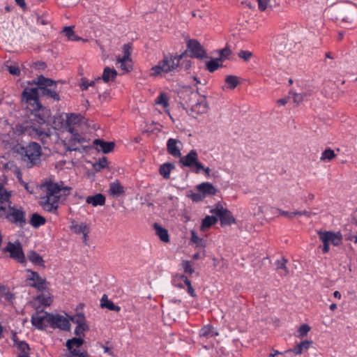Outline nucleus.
<instances>
[{
  "label": "nucleus",
  "mask_w": 357,
  "mask_h": 357,
  "mask_svg": "<svg viewBox=\"0 0 357 357\" xmlns=\"http://www.w3.org/2000/svg\"><path fill=\"white\" fill-rule=\"evenodd\" d=\"M273 0H257L258 9L260 11H264L269 7V3Z\"/></svg>",
  "instance_id": "obj_52"
},
{
  "label": "nucleus",
  "mask_w": 357,
  "mask_h": 357,
  "mask_svg": "<svg viewBox=\"0 0 357 357\" xmlns=\"http://www.w3.org/2000/svg\"><path fill=\"white\" fill-rule=\"evenodd\" d=\"M198 191L202 193L204 197L215 195L218 190L213 186V185L208 182H204L199 184L197 186Z\"/></svg>",
  "instance_id": "obj_21"
},
{
  "label": "nucleus",
  "mask_w": 357,
  "mask_h": 357,
  "mask_svg": "<svg viewBox=\"0 0 357 357\" xmlns=\"http://www.w3.org/2000/svg\"><path fill=\"white\" fill-rule=\"evenodd\" d=\"M117 76V71L108 66L105 67L103 70L102 79L105 83H108L109 81H114Z\"/></svg>",
  "instance_id": "obj_29"
},
{
  "label": "nucleus",
  "mask_w": 357,
  "mask_h": 357,
  "mask_svg": "<svg viewBox=\"0 0 357 357\" xmlns=\"http://www.w3.org/2000/svg\"><path fill=\"white\" fill-rule=\"evenodd\" d=\"M93 144L98 146V149L104 153H109L113 151L115 144L112 142H105L101 139H95Z\"/></svg>",
  "instance_id": "obj_23"
},
{
  "label": "nucleus",
  "mask_w": 357,
  "mask_h": 357,
  "mask_svg": "<svg viewBox=\"0 0 357 357\" xmlns=\"http://www.w3.org/2000/svg\"><path fill=\"white\" fill-rule=\"evenodd\" d=\"M86 202L93 206H104L105 204V197L101 193H98L93 196L87 197Z\"/></svg>",
  "instance_id": "obj_25"
},
{
  "label": "nucleus",
  "mask_w": 357,
  "mask_h": 357,
  "mask_svg": "<svg viewBox=\"0 0 357 357\" xmlns=\"http://www.w3.org/2000/svg\"><path fill=\"white\" fill-rule=\"evenodd\" d=\"M188 197L192 199V201L196 202H200L204 198L202 194L198 192H192Z\"/></svg>",
  "instance_id": "obj_56"
},
{
  "label": "nucleus",
  "mask_w": 357,
  "mask_h": 357,
  "mask_svg": "<svg viewBox=\"0 0 357 357\" xmlns=\"http://www.w3.org/2000/svg\"><path fill=\"white\" fill-rule=\"evenodd\" d=\"M130 48L131 45L130 44L124 45L123 47V55L117 57V63L119 64V67L123 73L129 72L132 69V60L130 59Z\"/></svg>",
  "instance_id": "obj_13"
},
{
  "label": "nucleus",
  "mask_w": 357,
  "mask_h": 357,
  "mask_svg": "<svg viewBox=\"0 0 357 357\" xmlns=\"http://www.w3.org/2000/svg\"><path fill=\"white\" fill-rule=\"evenodd\" d=\"M36 23L38 24L47 25L50 24V19L46 14H44L40 16H38Z\"/></svg>",
  "instance_id": "obj_53"
},
{
  "label": "nucleus",
  "mask_w": 357,
  "mask_h": 357,
  "mask_svg": "<svg viewBox=\"0 0 357 357\" xmlns=\"http://www.w3.org/2000/svg\"><path fill=\"white\" fill-rule=\"evenodd\" d=\"M25 156L35 165L40 160L41 147L36 142H31L24 148Z\"/></svg>",
  "instance_id": "obj_15"
},
{
  "label": "nucleus",
  "mask_w": 357,
  "mask_h": 357,
  "mask_svg": "<svg viewBox=\"0 0 357 357\" xmlns=\"http://www.w3.org/2000/svg\"><path fill=\"white\" fill-rule=\"evenodd\" d=\"M155 103L162 105L163 107L168 106V98L165 93H161L157 98Z\"/></svg>",
  "instance_id": "obj_47"
},
{
  "label": "nucleus",
  "mask_w": 357,
  "mask_h": 357,
  "mask_svg": "<svg viewBox=\"0 0 357 357\" xmlns=\"http://www.w3.org/2000/svg\"><path fill=\"white\" fill-rule=\"evenodd\" d=\"M211 213L219 217L222 225H231L236 222L231 212L222 206H217L210 211Z\"/></svg>",
  "instance_id": "obj_12"
},
{
  "label": "nucleus",
  "mask_w": 357,
  "mask_h": 357,
  "mask_svg": "<svg viewBox=\"0 0 357 357\" xmlns=\"http://www.w3.org/2000/svg\"><path fill=\"white\" fill-rule=\"evenodd\" d=\"M15 295L4 285H0V301L2 303H13Z\"/></svg>",
  "instance_id": "obj_26"
},
{
  "label": "nucleus",
  "mask_w": 357,
  "mask_h": 357,
  "mask_svg": "<svg viewBox=\"0 0 357 357\" xmlns=\"http://www.w3.org/2000/svg\"><path fill=\"white\" fill-rule=\"evenodd\" d=\"M94 84H95V82L93 81H91L90 82H83L81 85V87H82V90H86L89 88V86H92Z\"/></svg>",
  "instance_id": "obj_64"
},
{
  "label": "nucleus",
  "mask_w": 357,
  "mask_h": 357,
  "mask_svg": "<svg viewBox=\"0 0 357 357\" xmlns=\"http://www.w3.org/2000/svg\"><path fill=\"white\" fill-rule=\"evenodd\" d=\"M209 107L205 96L200 98L197 101L191 105L190 111L195 114H202L207 112Z\"/></svg>",
  "instance_id": "obj_19"
},
{
  "label": "nucleus",
  "mask_w": 357,
  "mask_h": 357,
  "mask_svg": "<svg viewBox=\"0 0 357 357\" xmlns=\"http://www.w3.org/2000/svg\"><path fill=\"white\" fill-rule=\"evenodd\" d=\"M336 155L334 153V151L331 149H326L321 154V160L325 161V160H333Z\"/></svg>",
  "instance_id": "obj_46"
},
{
  "label": "nucleus",
  "mask_w": 357,
  "mask_h": 357,
  "mask_svg": "<svg viewBox=\"0 0 357 357\" xmlns=\"http://www.w3.org/2000/svg\"><path fill=\"white\" fill-rule=\"evenodd\" d=\"M294 214H295V215H305V216H306V217H307V218H310V217H311L314 213H312L311 211H305V210H304V211H294Z\"/></svg>",
  "instance_id": "obj_61"
},
{
  "label": "nucleus",
  "mask_w": 357,
  "mask_h": 357,
  "mask_svg": "<svg viewBox=\"0 0 357 357\" xmlns=\"http://www.w3.org/2000/svg\"><path fill=\"white\" fill-rule=\"evenodd\" d=\"M312 343V341L304 340L301 342L296 346H295L292 349H289L286 351V353L293 352L295 355L301 354L303 349H307L310 344Z\"/></svg>",
  "instance_id": "obj_31"
},
{
  "label": "nucleus",
  "mask_w": 357,
  "mask_h": 357,
  "mask_svg": "<svg viewBox=\"0 0 357 357\" xmlns=\"http://www.w3.org/2000/svg\"><path fill=\"white\" fill-rule=\"evenodd\" d=\"M51 314L45 311H38L31 316V324L38 330L45 329L49 324Z\"/></svg>",
  "instance_id": "obj_14"
},
{
  "label": "nucleus",
  "mask_w": 357,
  "mask_h": 357,
  "mask_svg": "<svg viewBox=\"0 0 357 357\" xmlns=\"http://www.w3.org/2000/svg\"><path fill=\"white\" fill-rule=\"evenodd\" d=\"M29 222L33 227L37 229L46 223V219L42 215L35 213L31 215Z\"/></svg>",
  "instance_id": "obj_33"
},
{
  "label": "nucleus",
  "mask_w": 357,
  "mask_h": 357,
  "mask_svg": "<svg viewBox=\"0 0 357 357\" xmlns=\"http://www.w3.org/2000/svg\"><path fill=\"white\" fill-rule=\"evenodd\" d=\"M28 259L35 265L45 267V261L43 257L35 251H30L27 255Z\"/></svg>",
  "instance_id": "obj_32"
},
{
  "label": "nucleus",
  "mask_w": 357,
  "mask_h": 357,
  "mask_svg": "<svg viewBox=\"0 0 357 357\" xmlns=\"http://www.w3.org/2000/svg\"><path fill=\"white\" fill-rule=\"evenodd\" d=\"M317 234L323 243L322 252L324 253L329 252L331 243L334 246H338L342 243V235L340 231H319Z\"/></svg>",
  "instance_id": "obj_6"
},
{
  "label": "nucleus",
  "mask_w": 357,
  "mask_h": 357,
  "mask_svg": "<svg viewBox=\"0 0 357 357\" xmlns=\"http://www.w3.org/2000/svg\"><path fill=\"white\" fill-rule=\"evenodd\" d=\"M66 357H90L86 351L73 350L72 354H68Z\"/></svg>",
  "instance_id": "obj_51"
},
{
  "label": "nucleus",
  "mask_w": 357,
  "mask_h": 357,
  "mask_svg": "<svg viewBox=\"0 0 357 357\" xmlns=\"http://www.w3.org/2000/svg\"><path fill=\"white\" fill-rule=\"evenodd\" d=\"M107 165H108V161H107V158L105 157H102L99 159L98 162H96L93 165V167L96 172H100L102 169L107 167Z\"/></svg>",
  "instance_id": "obj_45"
},
{
  "label": "nucleus",
  "mask_w": 357,
  "mask_h": 357,
  "mask_svg": "<svg viewBox=\"0 0 357 357\" xmlns=\"http://www.w3.org/2000/svg\"><path fill=\"white\" fill-rule=\"evenodd\" d=\"M38 89L36 88L25 89L22 92L23 98L27 102L32 104L35 110H39L42 107L38 100Z\"/></svg>",
  "instance_id": "obj_16"
},
{
  "label": "nucleus",
  "mask_w": 357,
  "mask_h": 357,
  "mask_svg": "<svg viewBox=\"0 0 357 357\" xmlns=\"http://www.w3.org/2000/svg\"><path fill=\"white\" fill-rule=\"evenodd\" d=\"M218 335L219 333L214 331L213 326L211 324L204 326L199 331V336L201 337L210 338Z\"/></svg>",
  "instance_id": "obj_28"
},
{
  "label": "nucleus",
  "mask_w": 357,
  "mask_h": 357,
  "mask_svg": "<svg viewBox=\"0 0 357 357\" xmlns=\"http://www.w3.org/2000/svg\"><path fill=\"white\" fill-rule=\"evenodd\" d=\"M222 61L221 58H217L215 60H211L206 61V69L208 70L210 73H213L216 70H218L220 67H222V65L219 63V61Z\"/></svg>",
  "instance_id": "obj_38"
},
{
  "label": "nucleus",
  "mask_w": 357,
  "mask_h": 357,
  "mask_svg": "<svg viewBox=\"0 0 357 357\" xmlns=\"http://www.w3.org/2000/svg\"><path fill=\"white\" fill-rule=\"evenodd\" d=\"M35 83L38 86V89L43 96H46L56 101L59 100L60 98L57 93L56 82L55 81L40 75L37 77Z\"/></svg>",
  "instance_id": "obj_4"
},
{
  "label": "nucleus",
  "mask_w": 357,
  "mask_h": 357,
  "mask_svg": "<svg viewBox=\"0 0 357 357\" xmlns=\"http://www.w3.org/2000/svg\"><path fill=\"white\" fill-rule=\"evenodd\" d=\"M227 89H234L240 83L238 77L236 75H227L225 79Z\"/></svg>",
  "instance_id": "obj_36"
},
{
  "label": "nucleus",
  "mask_w": 357,
  "mask_h": 357,
  "mask_svg": "<svg viewBox=\"0 0 357 357\" xmlns=\"http://www.w3.org/2000/svg\"><path fill=\"white\" fill-rule=\"evenodd\" d=\"M26 131L30 136L39 139L44 145L48 144L51 140L52 131L45 121L32 122Z\"/></svg>",
  "instance_id": "obj_3"
},
{
  "label": "nucleus",
  "mask_w": 357,
  "mask_h": 357,
  "mask_svg": "<svg viewBox=\"0 0 357 357\" xmlns=\"http://www.w3.org/2000/svg\"><path fill=\"white\" fill-rule=\"evenodd\" d=\"M288 262V260L284 257H282L281 259H278L275 261V265L277 266L278 269H282L284 271V275H287L289 273L288 268L286 266L287 263Z\"/></svg>",
  "instance_id": "obj_44"
},
{
  "label": "nucleus",
  "mask_w": 357,
  "mask_h": 357,
  "mask_svg": "<svg viewBox=\"0 0 357 357\" xmlns=\"http://www.w3.org/2000/svg\"><path fill=\"white\" fill-rule=\"evenodd\" d=\"M49 325L53 328H59L66 331L70 329V324L68 319L59 314H51L49 317Z\"/></svg>",
  "instance_id": "obj_17"
},
{
  "label": "nucleus",
  "mask_w": 357,
  "mask_h": 357,
  "mask_svg": "<svg viewBox=\"0 0 357 357\" xmlns=\"http://www.w3.org/2000/svg\"><path fill=\"white\" fill-rule=\"evenodd\" d=\"M63 32L69 40L78 41L81 40V38L75 34L73 26H65L63 29Z\"/></svg>",
  "instance_id": "obj_39"
},
{
  "label": "nucleus",
  "mask_w": 357,
  "mask_h": 357,
  "mask_svg": "<svg viewBox=\"0 0 357 357\" xmlns=\"http://www.w3.org/2000/svg\"><path fill=\"white\" fill-rule=\"evenodd\" d=\"M89 329L88 326L86 324L77 325L75 329V334L76 335H84V332Z\"/></svg>",
  "instance_id": "obj_54"
},
{
  "label": "nucleus",
  "mask_w": 357,
  "mask_h": 357,
  "mask_svg": "<svg viewBox=\"0 0 357 357\" xmlns=\"http://www.w3.org/2000/svg\"><path fill=\"white\" fill-rule=\"evenodd\" d=\"M153 228L155 230L156 235L159 237L161 241L165 243L169 241L168 231L165 228L161 227L158 223H155L153 225Z\"/></svg>",
  "instance_id": "obj_30"
},
{
  "label": "nucleus",
  "mask_w": 357,
  "mask_h": 357,
  "mask_svg": "<svg viewBox=\"0 0 357 357\" xmlns=\"http://www.w3.org/2000/svg\"><path fill=\"white\" fill-rule=\"evenodd\" d=\"M84 342V340L81 337H73L68 340L66 346L69 351L68 354H72L73 350H79Z\"/></svg>",
  "instance_id": "obj_24"
},
{
  "label": "nucleus",
  "mask_w": 357,
  "mask_h": 357,
  "mask_svg": "<svg viewBox=\"0 0 357 357\" xmlns=\"http://www.w3.org/2000/svg\"><path fill=\"white\" fill-rule=\"evenodd\" d=\"M181 275H175L174 278H173V280H172V283L176 287H178V288H183L184 286L182 284V282H183V280H180V279H178L176 281V279L178 277V276H181Z\"/></svg>",
  "instance_id": "obj_60"
},
{
  "label": "nucleus",
  "mask_w": 357,
  "mask_h": 357,
  "mask_svg": "<svg viewBox=\"0 0 357 357\" xmlns=\"http://www.w3.org/2000/svg\"><path fill=\"white\" fill-rule=\"evenodd\" d=\"M187 54V51H184L180 54H173L171 53L164 54L163 58L158 64L151 68V75L153 76H162L167 73H176L178 68L177 59L182 60Z\"/></svg>",
  "instance_id": "obj_2"
},
{
  "label": "nucleus",
  "mask_w": 357,
  "mask_h": 357,
  "mask_svg": "<svg viewBox=\"0 0 357 357\" xmlns=\"http://www.w3.org/2000/svg\"><path fill=\"white\" fill-rule=\"evenodd\" d=\"M6 220L17 227L23 228L26 224V212L22 207L8 206V211L6 215Z\"/></svg>",
  "instance_id": "obj_7"
},
{
  "label": "nucleus",
  "mask_w": 357,
  "mask_h": 357,
  "mask_svg": "<svg viewBox=\"0 0 357 357\" xmlns=\"http://www.w3.org/2000/svg\"><path fill=\"white\" fill-rule=\"evenodd\" d=\"M187 53L189 52V56L191 58L203 59L208 58L206 51L195 39H190L187 42Z\"/></svg>",
  "instance_id": "obj_9"
},
{
  "label": "nucleus",
  "mask_w": 357,
  "mask_h": 357,
  "mask_svg": "<svg viewBox=\"0 0 357 357\" xmlns=\"http://www.w3.org/2000/svg\"><path fill=\"white\" fill-rule=\"evenodd\" d=\"M10 196L11 192L7 191L3 185H0V211H5L6 207L11 204Z\"/></svg>",
  "instance_id": "obj_22"
},
{
  "label": "nucleus",
  "mask_w": 357,
  "mask_h": 357,
  "mask_svg": "<svg viewBox=\"0 0 357 357\" xmlns=\"http://www.w3.org/2000/svg\"><path fill=\"white\" fill-rule=\"evenodd\" d=\"M109 191L110 195L113 197H119L123 193L124 189L123 187L116 181L109 184Z\"/></svg>",
  "instance_id": "obj_34"
},
{
  "label": "nucleus",
  "mask_w": 357,
  "mask_h": 357,
  "mask_svg": "<svg viewBox=\"0 0 357 357\" xmlns=\"http://www.w3.org/2000/svg\"><path fill=\"white\" fill-rule=\"evenodd\" d=\"M310 331V327L307 324H303L300 326L298 332L301 337L305 336Z\"/></svg>",
  "instance_id": "obj_55"
},
{
  "label": "nucleus",
  "mask_w": 357,
  "mask_h": 357,
  "mask_svg": "<svg viewBox=\"0 0 357 357\" xmlns=\"http://www.w3.org/2000/svg\"><path fill=\"white\" fill-rule=\"evenodd\" d=\"M174 169V165L169 162H166L160 165L159 172L161 176L165 179H169L170 173Z\"/></svg>",
  "instance_id": "obj_35"
},
{
  "label": "nucleus",
  "mask_w": 357,
  "mask_h": 357,
  "mask_svg": "<svg viewBox=\"0 0 357 357\" xmlns=\"http://www.w3.org/2000/svg\"><path fill=\"white\" fill-rule=\"evenodd\" d=\"M74 231L77 234H83L84 237L88 236L89 229L86 224L81 223L73 226Z\"/></svg>",
  "instance_id": "obj_43"
},
{
  "label": "nucleus",
  "mask_w": 357,
  "mask_h": 357,
  "mask_svg": "<svg viewBox=\"0 0 357 357\" xmlns=\"http://www.w3.org/2000/svg\"><path fill=\"white\" fill-rule=\"evenodd\" d=\"M279 211V213L280 215L284 216V217H287L288 218H293L294 216H295V214H294V212H289V211H283V210H281V209H278Z\"/></svg>",
  "instance_id": "obj_62"
},
{
  "label": "nucleus",
  "mask_w": 357,
  "mask_h": 357,
  "mask_svg": "<svg viewBox=\"0 0 357 357\" xmlns=\"http://www.w3.org/2000/svg\"><path fill=\"white\" fill-rule=\"evenodd\" d=\"M178 144L181 145V142L174 138H169L167 142V151L168 153L176 158H179L181 155V149Z\"/></svg>",
  "instance_id": "obj_20"
},
{
  "label": "nucleus",
  "mask_w": 357,
  "mask_h": 357,
  "mask_svg": "<svg viewBox=\"0 0 357 357\" xmlns=\"http://www.w3.org/2000/svg\"><path fill=\"white\" fill-rule=\"evenodd\" d=\"M12 340L14 346L17 349V357H29L30 347L26 341L20 340L16 333L13 334Z\"/></svg>",
  "instance_id": "obj_18"
},
{
  "label": "nucleus",
  "mask_w": 357,
  "mask_h": 357,
  "mask_svg": "<svg viewBox=\"0 0 357 357\" xmlns=\"http://www.w3.org/2000/svg\"><path fill=\"white\" fill-rule=\"evenodd\" d=\"M293 98H294V101L298 104L299 102H301L303 100V95L301 93H295L294 95Z\"/></svg>",
  "instance_id": "obj_63"
},
{
  "label": "nucleus",
  "mask_w": 357,
  "mask_h": 357,
  "mask_svg": "<svg viewBox=\"0 0 357 357\" xmlns=\"http://www.w3.org/2000/svg\"><path fill=\"white\" fill-rule=\"evenodd\" d=\"M8 72L13 75H20V70L17 66H8Z\"/></svg>",
  "instance_id": "obj_59"
},
{
  "label": "nucleus",
  "mask_w": 357,
  "mask_h": 357,
  "mask_svg": "<svg viewBox=\"0 0 357 357\" xmlns=\"http://www.w3.org/2000/svg\"><path fill=\"white\" fill-rule=\"evenodd\" d=\"M71 320L77 325L86 324L85 317L82 313L77 314Z\"/></svg>",
  "instance_id": "obj_50"
},
{
  "label": "nucleus",
  "mask_w": 357,
  "mask_h": 357,
  "mask_svg": "<svg viewBox=\"0 0 357 357\" xmlns=\"http://www.w3.org/2000/svg\"><path fill=\"white\" fill-rule=\"evenodd\" d=\"M83 120V118L80 115L73 113L66 114L64 128L72 135L73 140L77 142H81L83 139V137L79 134V127Z\"/></svg>",
  "instance_id": "obj_5"
},
{
  "label": "nucleus",
  "mask_w": 357,
  "mask_h": 357,
  "mask_svg": "<svg viewBox=\"0 0 357 357\" xmlns=\"http://www.w3.org/2000/svg\"><path fill=\"white\" fill-rule=\"evenodd\" d=\"M179 158V163L183 167H189L195 174L200 173L203 164L199 161L198 153L195 149H192L186 155Z\"/></svg>",
  "instance_id": "obj_8"
},
{
  "label": "nucleus",
  "mask_w": 357,
  "mask_h": 357,
  "mask_svg": "<svg viewBox=\"0 0 357 357\" xmlns=\"http://www.w3.org/2000/svg\"><path fill=\"white\" fill-rule=\"evenodd\" d=\"M177 61H178V64L177 73H180L182 70L187 71L192 66V61L189 59H183L182 60L177 59Z\"/></svg>",
  "instance_id": "obj_41"
},
{
  "label": "nucleus",
  "mask_w": 357,
  "mask_h": 357,
  "mask_svg": "<svg viewBox=\"0 0 357 357\" xmlns=\"http://www.w3.org/2000/svg\"><path fill=\"white\" fill-rule=\"evenodd\" d=\"M28 275L26 280L29 285L36 289L38 291H43L47 288V281L45 278L40 276V275L31 269H26Z\"/></svg>",
  "instance_id": "obj_10"
},
{
  "label": "nucleus",
  "mask_w": 357,
  "mask_h": 357,
  "mask_svg": "<svg viewBox=\"0 0 357 357\" xmlns=\"http://www.w3.org/2000/svg\"><path fill=\"white\" fill-rule=\"evenodd\" d=\"M3 251L9 252L10 258L15 259L18 263L23 264L25 262V256L20 243H13L8 242Z\"/></svg>",
  "instance_id": "obj_11"
},
{
  "label": "nucleus",
  "mask_w": 357,
  "mask_h": 357,
  "mask_svg": "<svg viewBox=\"0 0 357 357\" xmlns=\"http://www.w3.org/2000/svg\"><path fill=\"white\" fill-rule=\"evenodd\" d=\"M182 268L185 273H188L189 275H192L195 269L193 268L192 266L191 265V263L190 261L184 260L181 263Z\"/></svg>",
  "instance_id": "obj_48"
},
{
  "label": "nucleus",
  "mask_w": 357,
  "mask_h": 357,
  "mask_svg": "<svg viewBox=\"0 0 357 357\" xmlns=\"http://www.w3.org/2000/svg\"><path fill=\"white\" fill-rule=\"evenodd\" d=\"M231 54V51L229 48L225 47L220 51V57L219 58H221L222 60L223 59H228V57L230 56Z\"/></svg>",
  "instance_id": "obj_57"
},
{
  "label": "nucleus",
  "mask_w": 357,
  "mask_h": 357,
  "mask_svg": "<svg viewBox=\"0 0 357 357\" xmlns=\"http://www.w3.org/2000/svg\"><path fill=\"white\" fill-rule=\"evenodd\" d=\"M218 218L213 215H206L203 220L201 225V230L204 231L210 228L213 225L215 224Z\"/></svg>",
  "instance_id": "obj_37"
},
{
  "label": "nucleus",
  "mask_w": 357,
  "mask_h": 357,
  "mask_svg": "<svg viewBox=\"0 0 357 357\" xmlns=\"http://www.w3.org/2000/svg\"><path fill=\"white\" fill-rule=\"evenodd\" d=\"M100 307L114 312H119L121 310L119 306L115 305L112 301L108 299L106 294H103L100 299Z\"/></svg>",
  "instance_id": "obj_27"
},
{
  "label": "nucleus",
  "mask_w": 357,
  "mask_h": 357,
  "mask_svg": "<svg viewBox=\"0 0 357 357\" xmlns=\"http://www.w3.org/2000/svg\"><path fill=\"white\" fill-rule=\"evenodd\" d=\"M44 186L46 188V195L40 198V205L47 212L56 213L61 196H68L70 193L71 188L64 186L63 183L47 182Z\"/></svg>",
  "instance_id": "obj_1"
},
{
  "label": "nucleus",
  "mask_w": 357,
  "mask_h": 357,
  "mask_svg": "<svg viewBox=\"0 0 357 357\" xmlns=\"http://www.w3.org/2000/svg\"><path fill=\"white\" fill-rule=\"evenodd\" d=\"M238 56L245 61H249L252 56V53L248 50H241L238 53Z\"/></svg>",
  "instance_id": "obj_49"
},
{
  "label": "nucleus",
  "mask_w": 357,
  "mask_h": 357,
  "mask_svg": "<svg viewBox=\"0 0 357 357\" xmlns=\"http://www.w3.org/2000/svg\"><path fill=\"white\" fill-rule=\"evenodd\" d=\"M38 300L45 305H50L52 302L50 297H45L44 295L38 296Z\"/></svg>",
  "instance_id": "obj_58"
},
{
  "label": "nucleus",
  "mask_w": 357,
  "mask_h": 357,
  "mask_svg": "<svg viewBox=\"0 0 357 357\" xmlns=\"http://www.w3.org/2000/svg\"><path fill=\"white\" fill-rule=\"evenodd\" d=\"M178 279H180V280H183V283L187 285L188 287V293L192 296V297H196L197 295L195 292V289L194 288L192 287V284H191V282L190 280H188V278H187V276L184 275H182L181 276H178L176 279V281L178 280Z\"/></svg>",
  "instance_id": "obj_40"
},
{
  "label": "nucleus",
  "mask_w": 357,
  "mask_h": 357,
  "mask_svg": "<svg viewBox=\"0 0 357 357\" xmlns=\"http://www.w3.org/2000/svg\"><path fill=\"white\" fill-rule=\"evenodd\" d=\"M190 241L196 244L197 246L206 247V240L203 238H199L194 231H192Z\"/></svg>",
  "instance_id": "obj_42"
}]
</instances>
